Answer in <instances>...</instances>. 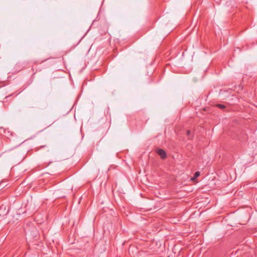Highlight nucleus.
Returning a JSON list of instances; mask_svg holds the SVG:
<instances>
[{"label":"nucleus","instance_id":"f257e3e1","mask_svg":"<svg viewBox=\"0 0 257 257\" xmlns=\"http://www.w3.org/2000/svg\"><path fill=\"white\" fill-rule=\"evenodd\" d=\"M157 153L161 158L165 159L166 157V153L164 150L159 149L157 150Z\"/></svg>","mask_w":257,"mask_h":257},{"label":"nucleus","instance_id":"f03ea898","mask_svg":"<svg viewBox=\"0 0 257 257\" xmlns=\"http://www.w3.org/2000/svg\"><path fill=\"white\" fill-rule=\"evenodd\" d=\"M217 106L221 109H223L225 108V106L223 104H217Z\"/></svg>","mask_w":257,"mask_h":257},{"label":"nucleus","instance_id":"7ed1b4c3","mask_svg":"<svg viewBox=\"0 0 257 257\" xmlns=\"http://www.w3.org/2000/svg\"><path fill=\"white\" fill-rule=\"evenodd\" d=\"M200 173L199 172H195L194 176L195 177H198L200 175Z\"/></svg>","mask_w":257,"mask_h":257},{"label":"nucleus","instance_id":"39448f33","mask_svg":"<svg viewBox=\"0 0 257 257\" xmlns=\"http://www.w3.org/2000/svg\"><path fill=\"white\" fill-rule=\"evenodd\" d=\"M46 147V146H41V147H40V149H41V148H44V147Z\"/></svg>","mask_w":257,"mask_h":257},{"label":"nucleus","instance_id":"20e7f679","mask_svg":"<svg viewBox=\"0 0 257 257\" xmlns=\"http://www.w3.org/2000/svg\"><path fill=\"white\" fill-rule=\"evenodd\" d=\"M186 134H187V135L188 136H189V135H190V131H189V130H188V131H187Z\"/></svg>","mask_w":257,"mask_h":257}]
</instances>
